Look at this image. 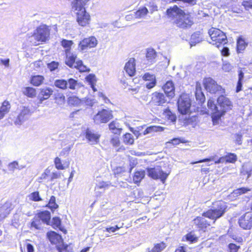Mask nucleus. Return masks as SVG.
I'll list each match as a JSON object with an SVG mask.
<instances>
[{"mask_svg": "<svg viewBox=\"0 0 252 252\" xmlns=\"http://www.w3.org/2000/svg\"><path fill=\"white\" fill-rule=\"evenodd\" d=\"M54 163H55L56 168H57L58 169H60V170L64 169V167L63 166V165L62 164L61 160L59 158L57 157L55 158V160H54Z\"/></svg>", "mask_w": 252, "mask_h": 252, "instance_id": "nucleus-54", "label": "nucleus"}, {"mask_svg": "<svg viewBox=\"0 0 252 252\" xmlns=\"http://www.w3.org/2000/svg\"><path fill=\"white\" fill-rule=\"evenodd\" d=\"M59 63L57 62L52 61L50 63H48L47 67L51 71H54L58 69Z\"/></svg>", "mask_w": 252, "mask_h": 252, "instance_id": "nucleus-52", "label": "nucleus"}, {"mask_svg": "<svg viewBox=\"0 0 252 252\" xmlns=\"http://www.w3.org/2000/svg\"><path fill=\"white\" fill-rule=\"evenodd\" d=\"M47 237L52 244H56L62 241L61 236L54 231L48 232Z\"/></svg>", "mask_w": 252, "mask_h": 252, "instance_id": "nucleus-23", "label": "nucleus"}, {"mask_svg": "<svg viewBox=\"0 0 252 252\" xmlns=\"http://www.w3.org/2000/svg\"><path fill=\"white\" fill-rule=\"evenodd\" d=\"M178 108L182 114H187L190 112L191 106L190 99L187 94H182L178 100Z\"/></svg>", "mask_w": 252, "mask_h": 252, "instance_id": "nucleus-8", "label": "nucleus"}, {"mask_svg": "<svg viewBox=\"0 0 252 252\" xmlns=\"http://www.w3.org/2000/svg\"><path fill=\"white\" fill-rule=\"evenodd\" d=\"M72 40L63 39L61 44L65 49L66 59L65 63L71 68H76L80 72L90 71V69L84 65L81 60H76L77 55L70 52V47L73 44Z\"/></svg>", "mask_w": 252, "mask_h": 252, "instance_id": "nucleus-1", "label": "nucleus"}, {"mask_svg": "<svg viewBox=\"0 0 252 252\" xmlns=\"http://www.w3.org/2000/svg\"><path fill=\"white\" fill-rule=\"evenodd\" d=\"M252 172V168L248 167V166L244 165L242 168V173L244 175L247 174L248 175V178L250 177L251 175Z\"/></svg>", "mask_w": 252, "mask_h": 252, "instance_id": "nucleus-55", "label": "nucleus"}, {"mask_svg": "<svg viewBox=\"0 0 252 252\" xmlns=\"http://www.w3.org/2000/svg\"><path fill=\"white\" fill-rule=\"evenodd\" d=\"M193 221L194 223L201 229L205 228L210 225L207 220L203 217H197Z\"/></svg>", "mask_w": 252, "mask_h": 252, "instance_id": "nucleus-26", "label": "nucleus"}, {"mask_svg": "<svg viewBox=\"0 0 252 252\" xmlns=\"http://www.w3.org/2000/svg\"><path fill=\"white\" fill-rule=\"evenodd\" d=\"M208 34L212 40V43L219 47L221 44H225L227 43V39L225 33L220 30L211 28L208 31Z\"/></svg>", "mask_w": 252, "mask_h": 252, "instance_id": "nucleus-4", "label": "nucleus"}, {"mask_svg": "<svg viewBox=\"0 0 252 252\" xmlns=\"http://www.w3.org/2000/svg\"><path fill=\"white\" fill-rule=\"evenodd\" d=\"M61 175V173L59 172L52 173L51 176L50 181H53L55 179L60 178Z\"/></svg>", "mask_w": 252, "mask_h": 252, "instance_id": "nucleus-60", "label": "nucleus"}, {"mask_svg": "<svg viewBox=\"0 0 252 252\" xmlns=\"http://www.w3.org/2000/svg\"><path fill=\"white\" fill-rule=\"evenodd\" d=\"M55 99L60 104H63L65 101V96L62 93H57L55 94Z\"/></svg>", "mask_w": 252, "mask_h": 252, "instance_id": "nucleus-48", "label": "nucleus"}, {"mask_svg": "<svg viewBox=\"0 0 252 252\" xmlns=\"http://www.w3.org/2000/svg\"><path fill=\"white\" fill-rule=\"evenodd\" d=\"M152 102L156 105H162L167 101L166 96L161 93L155 92L152 94Z\"/></svg>", "mask_w": 252, "mask_h": 252, "instance_id": "nucleus-18", "label": "nucleus"}, {"mask_svg": "<svg viewBox=\"0 0 252 252\" xmlns=\"http://www.w3.org/2000/svg\"><path fill=\"white\" fill-rule=\"evenodd\" d=\"M156 84V80H154V81H149V82H147L146 84V87L148 89H151L153 88Z\"/></svg>", "mask_w": 252, "mask_h": 252, "instance_id": "nucleus-63", "label": "nucleus"}, {"mask_svg": "<svg viewBox=\"0 0 252 252\" xmlns=\"http://www.w3.org/2000/svg\"><path fill=\"white\" fill-rule=\"evenodd\" d=\"M242 5L246 10L252 9V0H243Z\"/></svg>", "mask_w": 252, "mask_h": 252, "instance_id": "nucleus-51", "label": "nucleus"}, {"mask_svg": "<svg viewBox=\"0 0 252 252\" xmlns=\"http://www.w3.org/2000/svg\"><path fill=\"white\" fill-rule=\"evenodd\" d=\"M148 13V10L145 7L139 9L135 13V16L137 18H141L146 16Z\"/></svg>", "mask_w": 252, "mask_h": 252, "instance_id": "nucleus-40", "label": "nucleus"}, {"mask_svg": "<svg viewBox=\"0 0 252 252\" xmlns=\"http://www.w3.org/2000/svg\"><path fill=\"white\" fill-rule=\"evenodd\" d=\"M83 100H82L75 96H71L68 98L69 103L74 106H78L80 105V103H83Z\"/></svg>", "mask_w": 252, "mask_h": 252, "instance_id": "nucleus-43", "label": "nucleus"}, {"mask_svg": "<svg viewBox=\"0 0 252 252\" xmlns=\"http://www.w3.org/2000/svg\"><path fill=\"white\" fill-rule=\"evenodd\" d=\"M167 118L172 122H175L176 120V116L168 109H166L163 113Z\"/></svg>", "mask_w": 252, "mask_h": 252, "instance_id": "nucleus-45", "label": "nucleus"}, {"mask_svg": "<svg viewBox=\"0 0 252 252\" xmlns=\"http://www.w3.org/2000/svg\"><path fill=\"white\" fill-rule=\"evenodd\" d=\"M66 81L67 82V88L71 90H75L80 87V83L74 79L70 78Z\"/></svg>", "mask_w": 252, "mask_h": 252, "instance_id": "nucleus-36", "label": "nucleus"}, {"mask_svg": "<svg viewBox=\"0 0 252 252\" xmlns=\"http://www.w3.org/2000/svg\"><path fill=\"white\" fill-rule=\"evenodd\" d=\"M226 209V205L223 201H218L213 204V208L204 212L203 217L216 220L223 215Z\"/></svg>", "mask_w": 252, "mask_h": 252, "instance_id": "nucleus-3", "label": "nucleus"}, {"mask_svg": "<svg viewBox=\"0 0 252 252\" xmlns=\"http://www.w3.org/2000/svg\"><path fill=\"white\" fill-rule=\"evenodd\" d=\"M42 221L38 217L34 218L31 222V226L34 227L36 229H40L42 227Z\"/></svg>", "mask_w": 252, "mask_h": 252, "instance_id": "nucleus-44", "label": "nucleus"}, {"mask_svg": "<svg viewBox=\"0 0 252 252\" xmlns=\"http://www.w3.org/2000/svg\"><path fill=\"white\" fill-rule=\"evenodd\" d=\"M54 85L61 89L64 90L67 88V82L64 79H57L54 82Z\"/></svg>", "mask_w": 252, "mask_h": 252, "instance_id": "nucleus-37", "label": "nucleus"}, {"mask_svg": "<svg viewBox=\"0 0 252 252\" xmlns=\"http://www.w3.org/2000/svg\"><path fill=\"white\" fill-rule=\"evenodd\" d=\"M47 207L52 210H55L58 208V205L56 203V197L52 196L50 199Z\"/></svg>", "mask_w": 252, "mask_h": 252, "instance_id": "nucleus-46", "label": "nucleus"}, {"mask_svg": "<svg viewBox=\"0 0 252 252\" xmlns=\"http://www.w3.org/2000/svg\"><path fill=\"white\" fill-rule=\"evenodd\" d=\"M143 79L145 81H152L156 80V77L154 75L151 74L149 73H146L143 76Z\"/></svg>", "mask_w": 252, "mask_h": 252, "instance_id": "nucleus-58", "label": "nucleus"}, {"mask_svg": "<svg viewBox=\"0 0 252 252\" xmlns=\"http://www.w3.org/2000/svg\"><path fill=\"white\" fill-rule=\"evenodd\" d=\"M37 217L44 223L49 225L50 223L51 214L48 211L41 212L37 214Z\"/></svg>", "mask_w": 252, "mask_h": 252, "instance_id": "nucleus-24", "label": "nucleus"}, {"mask_svg": "<svg viewBox=\"0 0 252 252\" xmlns=\"http://www.w3.org/2000/svg\"><path fill=\"white\" fill-rule=\"evenodd\" d=\"M44 80V77L42 75H34L31 79V83L35 86H39L41 85Z\"/></svg>", "mask_w": 252, "mask_h": 252, "instance_id": "nucleus-31", "label": "nucleus"}, {"mask_svg": "<svg viewBox=\"0 0 252 252\" xmlns=\"http://www.w3.org/2000/svg\"><path fill=\"white\" fill-rule=\"evenodd\" d=\"M163 130V127L160 126H150L147 127V128L143 131V134L145 135L147 134L152 133L157 131H161Z\"/></svg>", "mask_w": 252, "mask_h": 252, "instance_id": "nucleus-34", "label": "nucleus"}, {"mask_svg": "<svg viewBox=\"0 0 252 252\" xmlns=\"http://www.w3.org/2000/svg\"><path fill=\"white\" fill-rule=\"evenodd\" d=\"M145 173L144 170L138 171L135 172L133 180L134 183H139L145 177Z\"/></svg>", "mask_w": 252, "mask_h": 252, "instance_id": "nucleus-35", "label": "nucleus"}, {"mask_svg": "<svg viewBox=\"0 0 252 252\" xmlns=\"http://www.w3.org/2000/svg\"><path fill=\"white\" fill-rule=\"evenodd\" d=\"M10 108V104L7 101H4L0 107V120L2 119L4 115L7 113Z\"/></svg>", "mask_w": 252, "mask_h": 252, "instance_id": "nucleus-29", "label": "nucleus"}, {"mask_svg": "<svg viewBox=\"0 0 252 252\" xmlns=\"http://www.w3.org/2000/svg\"><path fill=\"white\" fill-rule=\"evenodd\" d=\"M157 54L153 48H148L146 51L145 58L143 60V63L147 65H150L155 63Z\"/></svg>", "mask_w": 252, "mask_h": 252, "instance_id": "nucleus-15", "label": "nucleus"}, {"mask_svg": "<svg viewBox=\"0 0 252 252\" xmlns=\"http://www.w3.org/2000/svg\"><path fill=\"white\" fill-rule=\"evenodd\" d=\"M235 141L236 143L239 145H241L242 143V135L241 134L237 133L235 135Z\"/></svg>", "mask_w": 252, "mask_h": 252, "instance_id": "nucleus-62", "label": "nucleus"}, {"mask_svg": "<svg viewBox=\"0 0 252 252\" xmlns=\"http://www.w3.org/2000/svg\"><path fill=\"white\" fill-rule=\"evenodd\" d=\"M184 238H185L186 240L190 242V243H195L198 240V237H197L192 232H190L187 234H186L183 238V241H184Z\"/></svg>", "mask_w": 252, "mask_h": 252, "instance_id": "nucleus-38", "label": "nucleus"}, {"mask_svg": "<svg viewBox=\"0 0 252 252\" xmlns=\"http://www.w3.org/2000/svg\"><path fill=\"white\" fill-rule=\"evenodd\" d=\"M113 117L112 111L109 109H103L94 117V123L96 125L107 123Z\"/></svg>", "mask_w": 252, "mask_h": 252, "instance_id": "nucleus-7", "label": "nucleus"}, {"mask_svg": "<svg viewBox=\"0 0 252 252\" xmlns=\"http://www.w3.org/2000/svg\"><path fill=\"white\" fill-rule=\"evenodd\" d=\"M251 190V189L248 188H241L235 190L233 193L237 196L241 195L242 194L246 193L248 191Z\"/></svg>", "mask_w": 252, "mask_h": 252, "instance_id": "nucleus-50", "label": "nucleus"}, {"mask_svg": "<svg viewBox=\"0 0 252 252\" xmlns=\"http://www.w3.org/2000/svg\"><path fill=\"white\" fill-rule=\"evenodd\" d=\"M109 127L112 133L118 135L121 134L122 130L121 125L116 121H114L110 123L109 125Z\"/></svg>", "mask_w": 252, "mask_h": 252, "instance_id": "nucleus-25", "label": "nucleus"}, {"mask_svg": "<svg viewBox=\"0 0 252 252\" xmlns=\"http://www.w3.org/2000/svg\"><path fill=\"white\" fill-rule=\"evenodd\" d=\"M220 95L217 99V103L219 107V112L214 118L217 117V119H220L228 110L231 109L232 107L231 101L223 94H219Z\"/></svg>", "mask_w": 252, "mask_h": 252, "instance_id": "nucleus-6", "label": "nucleus"}, {"mask_svg": "<svg viewBox=\"0 0 252 252\" xmlns=\"http://www.w3.org/2000/svg\"><path fill=\"white\" fill-rule=\"evenodd\" d=\"M123 141L126 144H132L134 142L133 136L130 133H126L123 136Z\"/></svg>", "mask_w": 252, "mask_h": 252, "instance_id": "nucleus-41", "label": "nucleus"}, {"mask_svg": "<svg viewBox=\"0 0 252 252\" xmlns=\"http://www.w3.org/2000/svg\"><path fill=\"white\" fill-rule=\"evenodd\" d=\"M203 85L206 90L211 94H224L225 90L218 85L217 82L211 77L204 78Z\"/></svg>", "mask_w": 252, "mask_h": 252, "instance_id": "nucleus-5", "label": "nucleus"}, {"mask_svg": "<svg viewBox=\"0 0 252 252\" xmlns=\"http://www.w3.org/2000/svg\"><path fill=\"white\" fill-rule=\"evenodd\" d=\"M23 93L29 97L33 98L36 95V90L32 87L24 88L22 91Z\"/></svg>", "mask_w": 252, "mask_h": 252, "instance_id": "nucleus-33", "label": "nucleus"}, {"mask_svg": "<svg viewBox=\"0 0 252 252\" xmlns=\"http://www.w3.org/2000/svg\"><path fill=\"white\" fill-rule=\"evenodd\" d=\"M248 44L245 42V40L241 37L238 38L237 41V51L238 53H241L243 51Z\"/></svg>", "mask_w": 252, "mask_h": 252, "instance_id": "nucleus-32", "label": "nucleus"}, {"mask_svg": "<svg viewBox=\"0 0 252 252\" xmlns=\"http://www.w3.org/2000/svg\"><path fill=\"white\" fill-rule=\"evenodd\" d=\"M239 226L245 230L252 228V211H249L241 216L239 219Z\"/></svg>", "mask_w": 252, "mask_h": 252, "instance_id": "nucleus-12", "label": "nucleus"}, {"mask_svg": "<svg viewBox=\"0 0 252 252\" xmlns=\"http://www.w3.org/2000/svg\"><path fill=\"white\" fill-rule=\"evenodd\" d=\"M29 197L30 200L33 201L37 202L42 200V198L40 197L38 191H34L31 193Z\"/></svg>", "mask_w": 252, "mask_h": 252, "instance_id": "nucleus-47", "label": "nucleus"}, {"mask_svg": "<svg viewBox=\"0 0 252 252\" xmlns=\"http://www.w3.org/2000/svg\"><path fill=\"white\" fill-rule=\"evenodd\" d=\"M233 68L232 65L229 63H224L222 64V68L225 72H229Z\"/></svg>", "mask_w": 252, "mask_h": 252, "instance_id": "nucleus-59", "label": "nucleus"}, {"mask_svg": "<svg viewBox=\"0 0 252 252\" xmlns=\"http://www.w3.org/2000/svg\"><path fill=\"white\" fill-rule=\"evenodd\" d=\"M51 225L54 228L57 227L59 228L60 230H62L61 228V220L59 217H54L52 219Z\"/></svg>", "mask_w": 252, "mask_h": 252, "instance_id": "nucleus-49", "label": "nucleus"}, {"mask_svg": "<svg viewBox=\"0 0 252 252\" xmlns=\"http://www.w3.org/2000/svg\"><path fill=\"white\" fill-rule=\"evenodd\" d=\"M109 187V185L107 183L102 182L99 183L97 185H96V188L97 189H106L108 188Z\"/></svg>", "mask_w": 252, "mask_h": 252, "instance_id": "nucleus-61", "label": "nucleus"}, {"mask_svg": "<svg viewBox=\"0 0 252 252\" xmlns=\"http://www.w3.org/2000/svg\"><path fill=\"white\" fill-rule=\"evenodd\" d=\"M177 26L181 28H187L190 27L193 23L191 16L189 14L184 13L182 14V16H179L178 19L175 21Z\"/></svg>", "mask_w": 252, "mask_h": 252, "instance_id": "nucleus-13", "label": "nucleus"}, {"mask_svg": "<svg viewBox=\"0 0 252 252\" xmlns=\"http://www.w3.org/2000/svg\"><path fill=\"white\" fill-rule=\"evenodd\" d=\"M195 95L196 100L198 101L199 103L202 104L204 102L205 97L203 93L202 92V88L200 85H198L197 84L196 86Z\"/></svg>", "mask_w": 252, "mask_h": 252, "instance_id": "nucleus-27", "label": "nucleus"}, {"mask_svg": "<svg viewBox=\"0 0 252 252\" xmlns=\"http://www.w3.org/2000/svg\"><path fill=\"white\" fill-rule=\"evenodd\" d=\"M166 247L165 243L161 242L160 243L157 244L155 245L154 248L152 249V252H160L163 251Z\"/></svg>", "mask_w": 252, "mask_h": 252, "instance_id": "nucleus-42", "label": "nucleus"}, {"mask_svg": "<svg viewBox=\"0 0 252 252\" xmlns=\"http://www.w3.org/2000/svg\"><path fill=\"white\" fill-rule=\"evenodd\" d=\"M32 111L29 107L23 106L19 109L18 115L14 121L15 125H21L24 122L28 119L32 115Z\"/></svg>", "mask_w": 252, "mask_h": 252, "instance_id": "nucleus-11", "label": "nucleus"}, {"mask_svg": "<svg viewBox=\"0 0 252 252\" xmlns=\"http://www.w3.org/2000/svg\"><path fill=\"white\" fill-rule=\"evenodd\" d=\"M50 35V30L45 26H40L35 31L32 38L38 42H45L48 39Z\"/></svg>", "mask_w": 252, "mask_h": 252, "instance_id": "nucleus-9", "label": "nucleus"}, {"mask_svg": "<svg viewBox=\"0 0 252 252\" xmlns=\"http://www.w3.org/2000/svg\"><path fill=\"white\" fill-rule=\"evenodd\" d=\"M229 50L228 48L224 47L221 50V54L223 56L227 57V56H229Z\"/></svg>", "mask_w": 252, "mask_h": 252, "instance_id": "nucleus-64", "label": "nucleus"}, {"mask_svg": "<svg viewBox=\"0 0 252 252\" xmlns=\"http://www.w3.org/2000/svg\"><path fill=\"white\" fill-rule=\"evenodd\" d=\"M85 137L92 145L97 144L99 142L100 135L94 130L87 128L85 132Z\"/></svg>", "mask_w": 252, "mask_h": 252, "instance_id": "nucleus-16", "label": "nucleus"}, {"mask_svg": "<svg viewBox=\"0 0 252 252\" xmlns=\"http://www.w3.org/2000/svg\"><path fill=\"white\" fill-rule=\"evenodd\" d=\"M240 248V247L239 246H237L234 243H230L228 245L229 252H238Z\"/></svg>", "mask_w": 252, "mask_h": 252, "instance_id": "nucleus-56", "label": "nucleus"}, {"mask_svg": "<svg viewBox=\"0 0 252 252\" xmlns=\"http://www.w3.org/2000/svg\"><path fill=\"white\" fill-rule=\"evenodd\" d=\"M183 13L184 11L176 5L174 6L173 7H170L166 10L168 17L170 18L175 19V20L178 19L179 16H182V14Z\"/></svg>", "mask_w": 252, "mask_h": 252, "instance_id": "nucleus-20", "label": "nucleus"}, {"mask_svg": "<svg viewBox=\"0 0 252 252\" xmlns=\"http://www.w3.org/2000/svg\"><path fill=\"white\" fill-rule=\"evenodd\" d=\"M8 168L9 171H14L15 169H19L18 163L16 161L10 162L8 165Z\"/></svg>", "mask_w": 252, "mask_h": 252, "instance_id": "nucleus-57", "label": "nucleus"}, {"mask_svg": "<svg viewBox=\"0 0 252 252\" xmlns=\"http://www.w3.org/2000/svg\"><path fill=\"white\" fill-rule=\"evenodd\" d=\"M53 93V90L49 87H44L40 89L38 95L39 103H41L44 100L48 99Z\"/></svg>", "mask_w": 252, "mask_h": 252, "instance_id": "nucleus-19", "label": "nucleus"}, {"mask_svg": "<svg viewBox=\"0 0 252 252\" xmlns=\"http://www.w3.org/2000/svg\"><path fill=\"white\" fill-rule=\"evenodd\" d=\"M147 172L150 177L155 180L159 179L162 183H164L169 175L158 167L148 168Z\"/></svg>", "mask_w": 252, "mask_h": 252, "instance_id": "nucleus-10", "label": "nucleus"}, {"mask_svg": "<svg viewBox=\"0 0 252 252\" xmlns=\"http://www.w3.org/2000/svg\"><path fill=\"white\" fill-rule=\"evenodd\" d=\"M135 60L134 58H130L126 63L125 70L130 76H133L135 73Z\"/></svg>", "mask_w": 252, "mask_h": 252, "instance_id": "nucleus-22", "label": "nucleus"}, {"mask_svg": "<svg viewBox=\"0 0 252 252\" xmlns=\"http://www.w3.org/2000/svg\"><path fill=\"white\" fill-rule=\"evenodd\" d=\"M57 249L59 252H73V246L71 244L69 245L63 244L58 246Z\"/></svg>", "mask_w": 252, "mask_h": 252, "instance_id": "nucleus-39", "label": "nucleus"}, {"mask_svg": "<svg viewBox=\"0 0 252 252\" xmlns=\"http://www.w3.org/2000/svg\"><path fill=\"white\" fill-rule=\"evenodd\" d=\"M202 40V37L199 32L193 33L190 38V44L191 46L195 45L196 44L200 43Z\"/></svg>", "mask_w": 252, "mask_h": 252, "instance_id": "nucleus-30", "label": "nucleus"}, {"mask_svg": "<svg viewBox=\"0 0 252 252\" xmlns=\"http://www.w3.org/2000/svg\"><path fill=\"white\" fill-rule=\"evenodd\" d=\"M207 106L208 109H209L211 111V114H212V121L214 125H216L219 119H217V117L214 118L215 116H217L219 112V107L217 106V105L215 103V101L212 99H210L208 100L207 102Z\"/></svg>", "mask_w": 252, "mask_h": 252, "instance_id": "nucleus-17", "label": "nucleus"}, {"mask_svg": "<svg viewBox=\"0 0 252 252\" xmlns=\"http://www.w3.org/2000/svg\"><path fill=\"white\" fill-rule=\"evenodd\" d=\"M162 88L167 97L172 98L175 95V87L172 81H167Z\"/></svg>", "mask_w": 252, "mask_h": 252, "instance_id": "nucleus-21", "label": "nucleus"}, {"mask_svg": "<svg viewBox=\"0 0 252 252\" xmlns=\"http://www.w3.org/2000/svg\"><path fill=\"white\" fill-rule=\"evenodd\" d=\"M97 44V40L94 36L86 38L80 41L78 44V50L84 51L89 48L95 47Z\"/></svg>", "mask_w": 252, "mask_h": 252, "instance_id": "nucleus-14", "label": "nucleus"}, {"mask_svg": "<svg viewBox=\"0 0 252 252\" xmlns=\"http://www.w3.org/2000/svg\"><path fill=\"white\" fill-rule=\"evenodd\" d=\"M89 0H74L72 2V9L76 11L77 21L79 25L84 27L89 24L90 16L86 12L85 5Z\"/></svg>", "mask_w": 252, "mask_h": 252, "instance_id": "nucleus-2", "label": "nucleus"}, {"mask_svg": "<svg viewBox=\"0 0 252 252\" xmlns=\"http://www.w3.org/2000/svg\"><path fill=\"white\" fill-rule=\"evenodd\" d=\"M215 161V163L216 164H218V163H220L227 162L226 156H225V157H222L220 158L217 160L216 158V157H212L210 158H205L202 160H200L198 161L193 162L192 163L194 164V163H201V162H207V161Z\"/></svg>", "mask_w": 252, "mask_h": 252, "instance_id": "nucleus-28", "label": "nucleus"}, {"mask_svg": "<svg viewBox=\"0 0 252 252\" xmlns=\"http://www.w3.org/2000/svg\"><path fill=\"white\" fill-rule=\"evenodd\" d=\"M226 162L234 163L237 160V156L234 154L230 153L226 156Z\"/></svg>", "mask_w": 252, "mask_h": 252, "instance_id": "nucleus-53", "label": "nucleus"}]
</instances>
